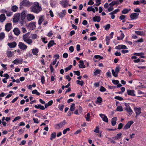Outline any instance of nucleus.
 I'll use <instances>...</instances> for the list:
<instances>
[{"label": "nucleus", "mask_w": 146, "mask_h": 146, "mask_svg": "<svg viewBox=\"0 0 146 146\" xmlns=\"http://www.w3.org/2000/svg\"><path fill=\"white\" fill-rule=\"evenodd\" d=\"M31 7V12L35 13L38 14L42 10L41 7L39 5V3L37 2L32 3Z\"/></svg>", "instance_id": "nucleus-1"}, {"label": "nucleus", "mask_w": 146, "mask_h": 146, "mask_svg": "<svg viewBox=\"0 0 146 146\" xmlns=\"http://www.w3.org/2000/svg\"><path fill=\"white\" fill-rule=\"evenodd\" d=\"M22 39L24 42L29 45H32L33 41L31 39L28 34H26L23 35Z\"/></svg>", "instance_id": "nucleus-2"}, {"label": "nucleus", "mask_w": 146, "mask_h": 146, "mask_svg": "<svg viewBox=\"0 0 146 146\" xmlns=\"http://www.w3.org/2000/svg\"><path fill=\"white\" fill-rule=\"evenodd\" d=\"M21 4L23 6L29 7L32 5V2H29L27 0H23Z\"/></svg>", "instance_id": "nucleus-3"}, {"label": "nucleus", "mask_w": 146, "mask_h": 146, "mask_svg": "<svg viewBox=\"0 0 146 146\" xmlns=\"http://www.w3.org/2000/svg\"><path fill=\"white\" fill-rule=\"evenodd\" d=\"M125 105L126 106L125 108V110L130 115H131L132 114L133 112L132 110H131L129 106L127 104L125 103Z\"/></svg>", "instance_id": "nucleus-4"}, {"label": "nucleus", "mask_w": 146, "mask_h": 146, "mask_svg": "<svg viewBox=\"0 0 146 146\" xmlns=\"http://www.w3.org/2000/svg\"><path fill=\"white\" fill-rule=\"evenodd\" d=\"M18 46L21 49L23 50H26L27 48V46L26 45L21 42L19 43Z\"/></svg>", "instance_id": "nucleus-5"}, {"label": "nucleus", "mask_w": 146, "mask_h": 146, "mask_svg": "<svg viewBox=\"0 0 146 146\" xmlns=\"http://www.w3.org/2000/svg\"><path fill=\"white\" fill-rule=\"evenodd\" d=\"M66 124V121L65 120H64L62 122H61L58 124H57L56 125V129H59L62 127L63 126Z\"/></svg>", "instance_id": "nucleus-6"}, {"label": "nucleus", "mask_w": 146, "mask_h": 146, "mask_svg": "<svg viewBox=\"0 0 146 146\" xmlns=\"http://www.w3.org/2000/svg\"><path fill=\"white\" fill-rule=\"evenodd\" d=\"M26 18L28 21H30L35 19V16L32 14H28L26 15Z\"/></svg>", "instance_id": "nucleus-7"}, {"label": "nucleus", "mask_w": 146, "mask_h": 146, "mask_svg": "<svg viewBox=\"0 0 146 146\" xmlns=\"http://www.w3.org/2000/svg\"><path fill=\"white\" fill-rule=\"evenodd\" d=\"M20 16V14L19 13H17L15 14L13 19V22L17 23L18 22Z\"/></svg>", "instance_id": "nucleus-8"}, {"label": "nucleus", "mask_w": 146, "mask_h": 146, "mask_svg": "<svg viewBox=\"0 0 146 146\" xmlns=\"http://www.w3.org/2000/svg\"><path fill=\"white\" fill-rule=\"evenodd\" d=\"M139 14L137 13H133L130 15V17L131 20L136 19H137Z\"/></svg>", "instance_id": "nucleus-9"}, {"label": "nucleus", "mask_w": 146, "mask_h": 146, "mask_svg": "<svg viewBox=\"0 0 146 146\" xmlns=\"http://www.w3.org/2000/svg\"><path fill=\"white\" fill-rule=\"evenodd\" d=\"M23 61V60L22 58L21 59L16 58L13 62V63L14 64L17 65L19 64H21Z\"/></svg>", "instance_id": "nucleus-10"}, {"label": "nucleus", "mask_w": 146, "mask_h": 146, "mask_svg": "<svg viewBox=\"0 0 146 146\" xmlns=\"http://www.w3.org/2000/svg\"><path fill=\"white\" fill-rule=\"evenodd\" d=\"M12 24L7 23L5 25V29L7 32H9L11 29Z\"/></svg>", "instance_id": "nucleus-11"}, {"label": "nucleus", "mask_w": 146, "mask_h": 146, "mask_svg": "<svg viewBox=\"0 0 146 146\" xmlns=\"http://www.w3.org/2000/svg\"><path fill=\"white\" fill-rule=\"evenodd\" d=\"M119 103L118 102H117L116 103V105L117 106V108L116 110V111H123V109L122 106H119L118 104Z\"/></svg>", "instance_id": "nucleus-12"}, {"label": "nucleus", "mask_w": 146, "mask_h": 146, "mask_svg": "<svg viewBox=\"0 0 146 146\" xmlns=\"http://www.w3.org/2000/svg\"><path fill=\"white\" fill-rule=\"evenodd\" d=\"M133 121H128L126 125L125 126L124 129H127L129 128L131 126V125L133 124Z\"/></svg>", "instance_id": "nucleus-13"}, {"label": "nucleus", "mask_w": 146, "mask_h": 146, "mask_svg": "<svg viewBox=\"0 0 146 146\" xmlns=\"http://www.w3.org/2000/svg\"><path fill=\"white\" fill-rule=\"evenodd\" d=\"M99 115L103 121L106 123L108 122V119L105 115L101 113Z\"/></svg>", "instance_id": "nucleus-14"}, {"label": "nucleus", "mask_w": 146, "mask_h": 146, "mask_svg": "<svg viewBox=\"0 0 146 146\" xmlns=\"http://www.w3.org/2000/svg\"><path fill=\"white\" fill-rule=\"evenodd\" d=\"M127 92L128 95L133 96H135L134 93L135 91L133 90H127Z\"/></svg>", "instance_id": "nucleus-15"}, {"label": "nucleus", "mask_w": 146, "mask_h": 146, "mask_svg": "<svg viewBox=\"0 0 146 146\" xmlns=\"http://www.w3.org/2000/svg\"><path fill=\"white\" fill-rule=\"evenodd\" d=\"M135 111L136 113V117H137L141 113V108H136L135 109Z\"/></svg>", "instance_id": "nucleus-16"}, {"label": "nucleus", "mask_w": 146, "mask_h": 146, "mask_svg": "<svg viewBox=\"0 0 146 146\" xmlns=\"http://www.w3.org/2000/svg\"><path fill=\"white\" fill-rule=\"evenodd\" d=\"M20 19L21 20H24L25 17H26L25 12V11H23L22 12L20 15Z\"/></svg>", "instance_id": "nucleus-17"}, {"label": "nucleus", "mask_w": 146, "mask_h": 146, "mask_svg": "<svg viewBox=\"0 0 146 146\" xmlns=\"http://www.w3.org/2000/svg\"><path fill=\"white\" fill-rule=\"evenodd\" d=\"M35 23V22L31 23L29 24L28 26L32 29H35L36 27Z\"/></svg>", "instance_id": "nucleus-18"}, {"label": "nucleus", "mask_w": 146, "mask_h": 146, "mask_svg": "<svg viewBox=\"0 0 146 146\" xmlns=\"http://www.w3.org/2000/svg\"><path fill=\"white\" fill-rule=\"evenodd\" d=\"M13 32L14 34L17 36L19 35L20 33V31L19 29L17 28H15L13 30Z\"/></svg>", "instance_id": "nucleus-19"}, {"label": "nucleus", "mask_w": 146, "mask_h": 146, "mask_svg": "<svg viewBox=\"0 0 146 146\" xmlns=\"http://www.w3.org/2000/svg\"><path fill=\"white\" fill-rule=\"evenodd\" d=\"M6 17L4 14H1L0 15V22H3L6 19Z\"/></svg>", "instance_id": "nucleus-20"}, {"label": "nucleus", "mask_w": 146, "mask_h": 146, "mask_svg": "<svg viewBox=\"0 0 146 146\" xmlns=\"http://www.w3.org/2000/svg\"><path fill=\"white\" fill-rule=\"evenodd\" d=\"M114 33L111 32L110 33L109 36H107L106 37V40L109 41L112 38Z\"/></svg>", "instance_id": "nucleus-21"}, {"label": "nucleus", "mask_w": 146, "mask_h": 146, "mask_svg": "<svg viewBox=\"0 0 146 146\" xmlns=\"http://www.w3.org/2000/svg\"><path fill=\"white\" fill-rule=\"evenodd\" d=\"M135 33L138 35H140L141 36H144L145 35V32L143 31H135Z\"/></svg>", "instance_id": "nucleus-22"}, {"label": "nucleus", "mask_w": 146, "mask_h": 146, "mask_svg": "<svg viewBox=\"0 0 146 146\" xmlns=\"http://www.w3.org/2000/svg\"><path fill=\"white\" fill-rule=\"evenodd\" d=\"M8 45L9 46L10 48H13L16 46L17 45V44L15 42H13L8 43Z\"/></svg>", "instance_id": "nucleus-23"}, {"label": "nucleus", "mask_w": 146, "mask_h": 146, "mask_svg": "<svg viewBox=\"0 0 146 146\" xmlns=\"http://www.w3.org/2000/svg\"><path fill=\"white\" fill-rule=\"evenodd\" d=\"M117 120V118L116 117H115L112 118L111 123L112 125L114 126L116 125Z\"/></svg>", "instance_id": "nucleus-24"}, {"label": "nucleus", "mask_w": 146, "mask_h": 146, "mask_svg": "<svg viewBox=\"0 0 146 146\" xmlns=\"http://www.w3.org/2000/svg\"><path fill=\"white\" fill-rule=\"evenodd\" d=\"M66 13V11L65 10H62V12H61L60 13H59V15L60 17L62 18L64 17L65 15V13Z\"/></svg>", "instance_id": "nucleus-25"}, {"label": "nucleus", "mask_w": 146, "mask_h": 146, "mask_svg": "<svg viewBox=\"0 0 146 146\" xmlns=\"http://www.w3.org/2000/svg\"><path fill=\"white\" fill-rule=\"evenodd\" d=\"M35 107L36 109H40L41 110H44L45 108L44 106H42L40 104H38L37 105H35L34 106Z\"/></svg>", "instance_id": "nucleus-26"}, {"label": "nucleus", "mask_w": 146, "mask_h": 146, "mask_svg": "<svg viewBox=\"0 0 146 146\" xmlns=\"http://www.w3.org/2000/svg\"><path fill=\"white\" fill-rule=\"evenodd\" d=\"M93 20L94 22H99L101 20V18L99 16H96L93 17Z\"/></svg>", "instance_id": "nucleus-27"}, {"label": "nucleus", "mask_w": 146, "mask_h": 146, "mask_svg": "<svg viewBox=\"0 0 146 146\" xmlns=\"http://www.w3.org/2000/svg\"><path fill=\"white\" fill-rule=\"evenodd\" d=\"M122 135V133H119L117 134L115 137H113V138L116 140H119L121 138Z\"/></svg>", "instance_id": "nucleus-28"}, {"label": "nucleus", "mask_w": 146, "mask_h": 146, "mask_svg": "<svg viewBox=\"0 0 146 146\" xmlns=\"http://www.w3.org/2000/svg\"><path fill=\"white\" fill-rule=\"evenodd\" d=\"M79 67L80 68H84L85 66L84 65L83 61L82 60H81L79 62Z\"/></svg>", "instance_id": "nucleus-29"}, {"label": "nucleus", "mask_w": 146, "mask_h": 146, "mask_svg": "<svg viewBox=\"0 0 146 146\" xmlns=\"http://www.w3.org/2000/svg\"><path fill=\"white\" fill-rule=\"evenodd\" d=\"M119 4V3L118 1H114L110 3L109 4V5L110 6L113 7V6H114L116 4L118 5Z\"/></svg>", "instance_id": "nucleus-30"}, {"label": "nucleus", "mask_w": 146, "mask_h": 146, "mask_svg": "<svg viewBox=\"0 0 146 146\" xmlns=\"http://www.w3.org/2000/svg\"><path fill=\"white\" fill-rule=\"evenodd\" d=\"M7 56L8 58L11 57L13 55V52L11 51H8L7 52Z\"/></svg>", "instance_id": "nucleus-31"}, {"label": "nucleus", "mask_w": 146, "mask_h": 146, "mask_svg": "<svg viewBox=\"0 0 146 146\" xmlns=\"http://www.w3.org/2000/svg\"><path fill=\"white\" fill-rule=\"evenodd\" d=\"M44 20V17L43 16H41L39 18L38 21V24L39 25L41 24L42 22Z\"/></svg>", "instance_id": "nucleus-32"}, {"label": "nucleus", "mask_w": 146, "mask_h": 146, "mask_svg": "<svg viewBox=\"0 0 146 146\" xmlns=\"http://www.w3.org/2000/svg\"><path fill=\"white\" fill-rule=\"evenodd\" d=\"M38 49L36 48L33 49L32 50V53L34 55H35L37 54L38 53Z\"/></svg>", "instance_id": "nucleus-33"}, {"label": "nucleus", "mask_w": 146, "mask_h": 146, "mask_svg": "<svg viewBox=\"0 0 146 146\" xmlns=\"http://www.w3.org/2000/svg\"><path fill=\"white\" fill-rule=\"evenodd\" d=\"M54 44V40H51L49 42L48 44V47L49 48L51 47Z\"/></svg>", "instance_id": "nucleus-34"}, {"label": "nucleus", "mask_w": 146, "mask_h": 146, "mask_svg": "<svg viewBox=\"0 0 146 146\" xmlns=\"http://www.w3.org/2000/svg\"><path fill=\"white\" fill-rule=\"evenodd\" d=\"M18 9V7L16 5H14L12 7L11 10L14 12H16Z\"/></svg>", "instance_id": "nucleus-35"}, {"label": "nucleus", "mask_w": 146, "mask_h": 146, "mask_svg": "<svg viewBox=\"0 0 146 146\" xmlns=\"http://www.w3.org/2000/svg\"><path fill=\"white\" fill-rule=\"evenodd\" d=\"M130 9H124L122 11V13L123 14H126L129 12L131 11Z\"/></svg>", "instance_id": "nucleus-36"}, {"label": "nucleus", "mask_w": 146, "mask_h": 146, "mask_svg": "<svg viewBox=\"0 0 146 146\" xmlns=\"http://www.w3.org/2000/svg\"><path fill=\"white\" fill-rule=\"evenodd\" d=\"M75 108V104L74 103H72L70 106V110L71 111H73Z\"/></svg>", "instance_id": "nucleus-37"}, {"label": "nucleus", "mask_w": 146, "mask_h": 146, "mask_svg": "<svg viewBox=\"0 0 146 146\" xmlns=\"http://www.w3.org/2000/svg\"><path fill=\"white\" fill-rule=\"evenodd\" d=\"M102 101V98L100 97H99L97 98V100L96 102V103H101Z\"/></svg>", "instance_id": "nucleus-38"}, {"label": "nucleus", "mask_w": 146, "mask_h": 146, "mask_svg": "<svg viewBox=\"0 0 146 146\" xmlns=\"http://www.w3.org/2000/svg\"><path fill=\"white\" fill-rule=\"evenodd\" d=\"M56 133L55 132H53L51 134V137L50 139L51 140H52L54 139L56 137Z\"/></svg>", "instance_id": "nucleus-39"}, {"label": "nucleus", "mask_w": 146, "mask_h": 146, "mask_svg": "<svg viewBox=\"0 0 146 146\" xmlns=\"http://www.w3.org/2000/svg\"><path fill=\"white\" fill-rule=\"evenodd\" d=\"M101 72V70L99 69H97L94 72V75H96L100 74Z\"/></svg>", "instance_id": "nucleus-40"}, {"label": "nucleus", "mask_w": 146, "mask_h": 146, "mask_svg": "<svg viewBox=\"0 0 146 146\" xmlns=\"http://www.w3.org/2000/svg\"><path fill=\"white\" fill-rule=\"evenodd\" d=\"M125 35L123 33H122L120 36H118L117 37V39L118 40H122L124 38Z\"/></svg>", "instance_id": "nucleus-41"}, {"label": "nucleus", "mask_w": 146, "mask_h": 146, "mask_svg": "<svg viewBox=\"0 0 146 146\" xmlns=\"http://www.w3.org/2000/svg\"><path fill=\"white\" fill-rule=\"evenodd\" d=\"M31 36L32 38L33 39H35L37 38V35L35 34H31Z\"/></svg>", "instance_id": "nucleus-42"}, {"label": "nucleus", "mask_w": 146, "mask_h": 146, "mask_svg": "<svg viewBox=\"0 0 146 146\" xmlns=\"http://www.w3.org/2000/svg\"><path fill=\"white\" fill-rule=\"evenodd\" d=\"M56 58L55 59L54 61L52 63L50 64L52 65H54L56 64V62H57V59H58L59 58V56L58 55H57L56 56Z\"/></svg>", "instance_id": "nucleus-43"}, {"label": "nucleus", "mask_w": 146, "mask_h": 146, "mask_svg": "<svg viewBox=\"0 0 146 146\" xmlns=\"http://www.w3.org/2000/svg\"><path fill=\"white\" fill-rule=\"evenodd\" d=\"M5 36V33L3 32H1L0 33V40H2L3 39Z\"/></svg>", "instance_id": "nucleus-44"}, {"label": "nucleus", "mask_w": 146, "mask_h": 146, "mask_svg": "<svg viewBox=\"0 0 146 146\" xmlns=\"http://www.w3.org/2000/svg\"><path fill=\"white\" fill-rule=\"evenodd\" d=\"M76 82L78 84H79L81 86H82L84 83V82L82 80L80 81L79 80H78L76 81Z\"/></svg>", "instance_id": "nucleus-45"}, {"label": "nucleus", "mask_w": 146, "mask_h": 146, "mask_svg": "<svg viewBox=\"0 0 146 146\" xmlns=\"http://www.w3.org/2000/svg\"><path fill=\"white\" fill-rule=\"evenodd\" d=\"M94 57L96 59H99L100 60L102 59H103V57H102L99 55H95L94 56Z\"/></svg>", "instance_id": "nucleus-46"}, {"label": "nucleus", "mask_w": 146, "mask_h": 146, "mask_svg": "<svg viewBox=\"0 0 146 146\" xmlns=\"http://www.w3.org/2000/svg\"><path fill=\"white\" fill-rule=\"evenodd\" d=\"M111 72L113 75L115 77H117L118 76V74L113 69L111 70Z\"/></svg>", "instance_id": "nucleus-47"}, {"label": "nucleus", "mask_w": 146, "mask_h": 146, "mask_svg": "<svg viewBox=\"0 0 146 146\" xmlns=\"http://www.w3.org/2000/svg\"><path fill=\"white\" fill-rule=\"evenodd\" d=\"M134 55H136L137 56H141L142 55H144V53L143 52L141 53H135L133 54Z\"/></svg>", "instance_id": "nucleus-48"}, {"label": "nucleus", "mask_w": 146, "mask_h": 146, "mask_svg": "<svg viewBox=\"0 0 146 146\" xmlns=\"http://www.w3.org/2000/svg\"><path fill=\"white\" fill-rule=\"evenodd\" d=\"M5 12L7 16L10 17L11 16L13 13L11 12H7L6 11H5Z\"/></svg>", "instance_id": "nucleus-49"}, {"label": "nucleus", "mask_w": 146, "mask_h": 146, "mask_svg": "<svg viewBox=\"0 0 146 146\" xmlns=\"http://www.w3.org/2000/svg\"><path fill=\"white\" fill-rule=\"evenodd\" d=\"M115 99L117 100L120 101H122L123 100V99L121 97L119 96H116L114 98Z\"/></svg>", "instance_id": "nucleus-50"}, {"label": "nucleus", "mask_w": 146, "mask_h": 146, "mask_svg": "<svg viewBox=\"0 0 146 146\" xmlns=\"http://www.w3.org/2000/svg\"><path fill=\"white\" fill-rule=\"evenodd\" d=\"M110 27V25L109 24H107L104 26V28L106 30H108Z\"/></svg>", "instance_id": "nucleus-51"}, {"label": "nucleus", "mask_w": 146, "mask_h": 146, "mask_svg": "<svg viewBox=\"0 0 146 146\" xmlns=\"http://www.w3.org/2000/svg\"><path fill=\"white\" fill-rule=\"evenodd\" d=\"M72 67V65H70L69 66L66 67L65 69V70L66 72H67L69 70H70Z\"/></svg>", "instance_id": "nucleus-52"}, {"label": "nucleus", "mask_w": 146, "mask_h": 146, "mask_svg": "<svg viewBox=\"0 0 146 146\" xmlns=\"http://www.w3.org/2000/svg\"><path fill=\"white\" fill-rule=\"evenodd\" d=\"M101 0H96V3H97L96 4H95L94 5H96L97 6H99L101 4L100 2Z\"/></svg>", "instance_id": "nucleus-53"}, {"label": "nucleus", "mask_w": 146, "mask_h": 146, "mask_svg": "<svg viewBox=\"0 0 146 146\" xmlns=\"http://www.w3.org/2000/svg\"><path fill=\"white\" fill-rule=\"evenodd\" d=\"M112 82L115 85H117L119 83V81L117 80H113Z\"/></svg>", "instance_id": "nucleus-54"}, {"label": "nucleus", "mask_w": 146, "mask_h": 146, "mask_svg": "<svg viewBox=\"0 0 146 146\" xmlns=\"http://www.w3.org/2000/svg\"><path fill=\"white\" fill-rule=\"evenodd\" d=\"M100 90L101 92H104L106 91V89L103 86H101L100 87Z\"/></svg>", "instance_id": "nucleus-55"}, {"label": "nucleus", "mask_w": 146, "mask_h": 146, "mask_svg": "<svg viewBox=\"0 0 146 146\" xmlns=\"http://www.w3.org/2000/svg\"><path fill=\"white\" fill-rule=\"evenodd\" d=\"M94 132L95 133H98L99 132V128L98 126L96 127V129L94 130Z\"/></svg>", "instance_id": "nucleus-56"}, {"label": "nucleus", "mask_w": 146, "mask_h": 146, "mask_svg": "<svg viewBox=\"0 0 146 146\" xmlns=\"http://www.w3.org/2000/svg\"><path fill=\"white\" fill-rule=\"evenodd\" d=\"M70 129L69 128H67L66 129H64L63 131V133L64 134H66V133L67 132V131H70Z\"/></svg>", "instance_id": "nucleus-57"}, {"label": "nucleus", "mask_w": 146, "mask_h": 146, "mask_svg": "<svg viewBox=\"0 0 146 146\" xmlns=\"http://www.w3.org/2000/svg\"><path fill=\"white\" fill-rule=\"evenodd\" d=\"M94 2L93 1V0H90L88 3V5H92L94 4Z\"/></svg>", "instance_id": "nucleus-58"}, {"label": "nucleus", "mask_w": 146, "mask_h": 146, "mask_svg": "<svg viewBox=\"0 0 146 146\" xmlns=\"http://www.w3.org/2000/svg\"><path fill=\"white\" fill-rule=\"evenodd\" d=\"M21 118V117L20 116H17L12 121L13 122H14V121L18 120Z\"/></svg>", "instance_id": "nucleus-59"}, {"label": "nucleus", "mask_w": 146, "mask_h": 146, "mask_svg": "<svg viewBox=\"0 0 146 146\" xmlns=\"http://www.w3.org/2000/svg\"><path fill=\"white\" fill-rule=\"evenodd\" d=\"M74 74H76L78 76H80V73L79 71H74Z\"/></svg>", "instance_id": "nucleus-60"}, {"label": "nucleus", "mask_w": 146, "mask_h": 146, "mask_svg": "<svg viewBox=\"0 0 146 146\" xmlns=\"http://www.w3.org/2000/svg\"><path fill=\"white\" fill-rule=\"evenodd\" d=\"M123 124L121 123H120L118 125L117 129H121L122 128V127H123Z\"/></svg>", "instance_id": "nucleus-61"}, {"label": "nucleus", "mask_w": 146, "mask_h": 146, "mask_svg": "<svg viewBox=\"0 0 146 146\" xmlns=\"http://www.w3.org/2000/svg\"><path fill=\"white\" fill-rule=\"evenodd\" d=\"M45 82L44 77L42 76L41 77V82L42 84H43Z\"/></svg>", "instance_id": "nucleus-62"}, {"label": "nucleus", "mask_w": 146, "mask_h": 146, "mask_svg": "<svg viewBox=\"0 0 146 146\" xmlns=\"http://www.w3.org/2000/svg\"><path fill=\"white\" fill-rule=\"evenodd\" d=\"M134 11L135 12H137V13H141V11L140 9L138 8H136L134 10Z\"/></svg>", "instance_id": "nucleus-63"}, {"label": "nucleus", "mask_w": 146, "mask_h": 146, "mask_svg": "<svg viewBox=\"0 0 146 146\" xmlns=\"http://www.w3.org/2000/svg\"><path fill=\"white\" fill-rule=\"evenodd\" d=\"M33 120L34 121V122L35 123H39V122L38 121V119L37 118H33Z\"/></svg>", "instance_id": "nucleus-64"}]
</instances>
